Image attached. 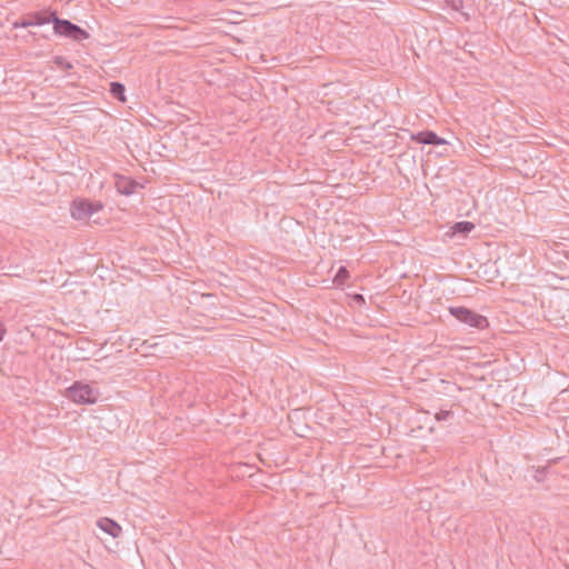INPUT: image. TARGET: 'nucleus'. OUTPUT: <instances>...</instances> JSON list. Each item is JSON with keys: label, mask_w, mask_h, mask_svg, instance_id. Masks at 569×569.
<instances>
[{"label": "nucleus", "mask_w": 569, "mask_h": 569, "mask_svg": "<svg viewBox=\"0 0 569 569\" xmlns=\"http://www.w3.org/2000/svg\"><path fill=\"white\" fill-rule=\"evenodd\" d=\"M66 397L78 405H92L98 400L99 391L88 383L76 381L66 390Z\"/></svg>", "instance_id": "f257e3e1"}, {"label": "nucleus", "mask_w": 569, "mask_h": 569, "mask_svg": "<svg viewBox=\"0 0 569 569\" xmlns=\"http://www.w3.org/2000/svg\"><path fill=\"white\" fill-rule=\"evenodd\" d=\"M51 17L53 31L57 34L70 38L74 41L86 40L90 37L89 33L79 26L72 23L69 20L58 18L56 12H51Z\"/></svg>", "instance_id": "f03ea898"}, {"label": "nucleus", "mask_w": 569, "mask_h": 569, "mask_svg": "<svg viewBox=\"0 0 569 569\" xmlns=\"http://www.w3.org/2000/svg\"><path fill=\"white\" fill-rule=\"evenodd\" d=\"M448 311L458 321L472 328L485 329L489 326V322L485 316H481L466 307H449Z\"/></svg>", "instance_id": "7ed1b4c3"}, {"label": "nucleus", "mask_w": 569, "mask_h": 569, "mask_svg": "<svg viewBox=\"0 0 569 569\" xmlns=\"http://www.w3.org/2000/svg\"><path fill=\"white\" fill-rule=\"evenodd\" d=\"M102 204L100 202H92L86 199L74 200L71 204V216L76 220H84L90 218L93 213L100 211Z\"/></svg>", "instance_id": "20e7f679"}, {"label": "nucleus", "mask_w": 569, "mask_h": 569, "mask_svg": "<svg viewBox=\"0 0 569 569\" xmlns=\"http://www.w3.org/2000/svg\"><path fill=\"white\" fill-rule=\"evenodd\" d=\"M52 22L51 12L42 13L36 12L29 14L27 18L20 19L13 22V28H28L32 26H42Z\"/></svg>", "instance_id": "39448f33"}, {"label": "nucleus", "mask_w": 569, "mask_h": 569, "mask_svg": "<svg viewBox=\"0 0 569 569\" xmlns=\"http://www.w3.org/2000/svg\"><path fill=\"white\" fill-rule=\"evenodd\" d=\"M141 187L137 181L128 177H118L116 180V188L121 194L130 196L136 192L137 188Z\"/></svg>", "instance_id": "423d86ee"}, {"label": "nucleus", "mask_w": 569, "mask_h": 569, "mask_svg": "<svg viewBox=\"0 0 569 569\" xmlns=\"http://www.w3.org/2000/svg\"><path fill=\"white\" fill-rule=\"evenodd\" d=\"M97 526L113 538H118L122 532L120 525L107 517L100 518L97 521Z\"/></svg>", "instance_id": "0eeeda50"}, {"label": "nucleus", "mask_w": 569, "mask_h": 569, "mask_svg": "<svg viewBox=\"0 0 569 569\" xmlns=\"http://www.w3.org/2000/svg\"><path fill=\"white\" fill-rule=\"evenodd\" d=\"M412 139L423 144H445L446 140L438 137L433 131H421L412 136Z\"/></svg>", "instance_id": "6e6552de"}, {"label": "nucleus", "mask_w": 569, "mask_h": 569, "mask_svg": "<svg viewBox=\"0 0 569 569\" xmlns=\"http://www.w3.org/2000/svg\"><path fill=\"white\" fill-rule=\"evenodd\" d=\"M475 229V224L470 221H460L452 226L451 230L453 233L468 234Z\"/></svg>", "instance_id": "1a4fd4ad"}, {"label": "nucleus", "mask_w": 569, "mask_h": 569, "mask_svg": "<svg viewBox=\"0 0 569 569\" xmlns=\"http://www.w3.org/2000/svg\"><path fill=\"white\" fill-rule=\"evenodd\" d=\"M110 92L112 93L113 97L118 98L119 100L126 101V98L123 94L124 93L123 84H121L119 82H112L111 87H110Z\"/></svg>", "instance_id": "9d476101"}, {"label": "nucleus", "mask_w": 569, "mask_h": 569, "mask_svg": "<svg viewBox=\"0 0 569 569\" xmlns=\"http://www.w3.org/2000/svg\"><path fill=\"white\" fill-rule=\"evenodd\" d=\"M348 277H349V271L345 267H340L335 279H333V283H336L337 286H342V284H345Z\"/></svg>", "instance_id": "9b49d317"}, {"label": "nucleus", "mask_w": 569, "mask_h": 569, "mask_svg": "<svg viewBox=\"0 0 569 569\" xmlns=\"http://www.w3.org/2000/svg\"><path fill=\"white\" fill-rule=\"evenodd\" d=\"M436 419L438 421H445V420H448L450 418L453 417V411L451 410H440L439 412L436 413Z\"/></svg>", "instance_id": "f8f14e48"}, {"label": "nucleus", "mask_w": 569, "mask_h": 569, "mask_svg": "<svg viewBox=\"0 0 569 569\" xmlns=\"http://www.w3.org/2000/svg\"><path fill=\"white\" fill-rule=\"evenodd\" d=\"M447 7L451 8L455 11H461L462 9V0H445Z\"/></svg>", "instance_id": "ddd939ff"}, {"label": "nucleus", "mask_w": 569, "mask_h": 569, "mask_svg": "<svg viewBox=\"0 0 569 569\" xmlns=\"http://www.w3.org/2000/svg\"><path fill=\"white\" fill-rule=\"evenodd\" d=\"M54 63L61 68V69H71L72 68V64L70 62H68L63 57H56L54 58Z\"/></svg>", "instance_id": "4468645a"}, {"label": "nucleus", "mask_w": 569, "mask_h": 569, "mask_svg": "<svg viewBox=\"0 0 569 569\" xmlns=\"http://www.w3.org/2000/svg\"><path fill=\"white\" fill-rule=\"evenodd\" d=\"M536 472L537 473L535 476V479L541 481V475L543 473V469H537Z\"/></svg>", "instance_id": "2eb2a0df"}, {"label": "nucleus", "mask_w": 569, "mask_h": 569, "mask_svg": "<svg viewBox=\"0 0 569 569\" xmlns=\"http://www.w3.org/2000/svg\"><path fill=\"white\" fill-rule=\"evenodd\" d=\"M4 333H6V328L2 323H0V341L2 340Z\"/></svg>", "instance_id": "dca6fc26"}]
</instances>
